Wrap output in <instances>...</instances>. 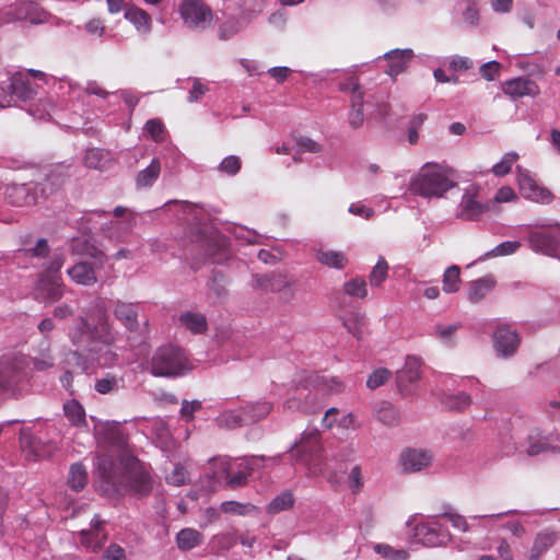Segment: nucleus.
<instances>
[{"label": "nucleus", "instance_id": "8fccbe9b", "mask_svg": "<svg viewBox=\"0 0 560 560\" xmlns=\"http://www.w3.org/2000/svg\"><path fill=\"white\" fill-rule=\"evenodd\" d=\"M374 551L381 555L386 560H407L408 552L404 549H394L386 544H377L374 546Z\"/></svg>", "mask_w": 560, "mask_h": 560}, {"label": "nucleus", "instance_id": "f3484780", "mask_svg": "<svg viewBox=\"0 0 560 560\" xmlns=\"http://www.w3.org/2000/svg\"><path fill=\"white\" fill-rule=\"evenodd\" d=\"M520 337L516 330L509 325H500L493 332V347L498 357L511 358L520 346Z\"/></svg>", "mask_w": 560, "mask_h": 560}, {"label": "nucleus", "instance_id": "2eb2a0df", "mask_svg": "<svg viewBox=\"0 0 560 560\" xmlns=\"http://www.w3.org/2000/svg\"><path fill=\"white\" fill-rule=\"evenodd\" d=\"M8 22L30 21L31 24L37 25L49 21L51 14L37 5L33 0H25L15 9L5 13Z\"/></svg>", "mask_w": 560, "mask_h": 560}, {"label": "nucleus", "instance_id": "37998d69", "mask_svg": "<svg viewBox=\"0 0 560 560\" xmlns=\"http://www.w3.org/2000/svg\"><path fill=\"white\" fill-rule=\"evenodd\" d=\"M65 258L61 254H55L48 261L42 277V281H57L60 279V269L63 266Z\"/></svg>", "mask_w": 560, "mask_h": 560}, {"label": "nucleus", "instance_id": "680f3d73", "mask_svg": "<svg viewBox=\"0 0 560 560\" xmlns=\"http://www.w3.org/2000/svg\"><path fill=\"white\" fill-rule=\"evenodd\" d=\"M48 253L49 245L46 238L37 240L35 246L25 249V255L30 257L44 258Z\"/></svg>", "mask_w": 560, "mask_h": 560}, {"label": "nucleus", "instance_id": "a18cd8bd", "mask_svg": "<svg viewBox=\"0 0 560 560\" xmlns=\"http://www.w3.org/2000/svg\"><path fill=\"white\" fill-rule=\"evenodd\" d=\"M93 535V532L90 530H81L79 533L80 542L83 547L92 552H98L103 549L105 542L107 541L108 535L107 533H98L95 542L90 541V536Z\"/></svg>", "mask_w": 560, "mask_h": 560}, {"label": "nucleus", "instance_id": "f257e3e1", "mask_svg": "<svg viewBox=\"0 0 560 560\" xmlns=\"http://www.w3.org/2000/svg\"><path fill=\"white\" fill-rule=\"evenodd\" d=\"M100 492L109 499L131 493L137 498L150 494L153 479L143 464L133 456H122L116 460L109 454L96 457Z\"/></svg>", "mask_w": 560, "mask_h": 560}, {"label": "nucleus", "instance_id": "774afa93", "mask_svg": "<svg viewBox=\"0 0 560 560\" xmlns=\"http://www.w3.org/2000/svg\"><path fill=\"white\" fill-rule=\"evenodd\" d=\"M103 558L106 560H126V551L121 546L117 544H110L105 549Z\"/></svg>", "mask_w": 560, "mask_h": 560}, {"label": "nucleus", "instance_id": "f8f14e48", "mask_svg": "<svg viewBox=\"0 0 560 560\" xmlns=\"http://www.w3.org/2000/svg\"><path fill=\"white\" fill-rule=\"evenodd\" d=\"M253 459L242 458L234 460H222L221 467L231 489L244 487L254 471Z\"/></svg>", "mask_w": 560, "mask_h": 560}, {"label": "nucleus", "instance_id": "c85d7f7f", "mask_svg": "<svg viewBox=\"0 0 560 560\" xmlns=\"http://www.w3.org/2000/svg\"><path fill=\"white\" fill-rule=\"evenodd\" d=\"M70 175V167L63 164L56 165L49 170L46 174L43 182L39 184H44L46 186L48 196L51 195L57 188L62 186L66 179Z\"/></svg>", "mask_w": 560, "mask_h": 560}, {"label": "nucleus", "instance_id": "de8ad7c7", "mask_svg": "<svg viewBox=\"0 0 560 560\" xmlns=\"http://www.w3.org/2000/svg\"><path fill=\"white\" fill-rule=\"evenodd\" d=\"M521 247V243L518 241H506L498 246H495L493 249L489 250L480 258V260H485L490 257H498V256H508L514 254L518 248Z\"/></svg>", "mask_w": 560, "mask_h": 560}, {"label": "nucleus", "instance_id": "72a5a7b5", "mask_svg": "<svg viewBox=\"0 0 560 560\" xmlns=\"http://www.w3.org/2000/svg\"><path fill=\"white\" fill-rule=\"evenodd\" d=\"M63 411L71 424L81 427L86 423L84 408L78 400L71 399L65 402Z\"/></svg>", "mask_w": 560, "mask_h": 560}, {"label": "nucleus", "instance_id": "473e14b6", "mask_svg": "<svg viewBox=\"0 0 560 560\" xmlns=\"http://www.w3.org/2000/svg\"><path fill=\"white\" fill-rule=\"evenodd\" d=\"M88 483V471L83 464L74 463L70 466L68 485L73 491H81Z\"/></svg>", "mask_w": 560, "mask_h": 560}, {"label": "nucleus", "instance_id": "423d86ee", "mask_svg": "<svg viewBox=\"0 0 560 560\" xmlns=\"http://www.w3.org/2000/svg\"><path fill=\"white\" fill-rule=\"evenodd\" d=\"M82 254L91 260L77 262L67 270V273L77 284L92 287L98 281L96 273L104 268L107 256L89 241H84Z\"/></svg>", "mask_w": 560, "mask_h": 560}, {"label": "nucleus", "instance_id": "5701e85b", "mask_svg": "<svg viewBox=\"0 0 560 560\" xmlns=\"http://www.w3.org/2000/svg\"><path fill=\"white\" fill-rule=\"evenodd\" d=\"M516 450L528 456H536L549 450L547 438L542 436L538 430H532L527 436L520 442Z\"/></svg>", "mask_w": 560, "mask_h": 560}, {"label": "nucleus", "instance_id": "39448f33", "mask_svg": "<svg viewBox=\"0 0 560 560\" xmlns=\"http://www.w3.org/2000/svg\"><path fill=\"white\" fill-rule=\"evenodd\" d=\"M192 370V364L179 347L165 345L159 347L150 361V372L158 377H179Z\"/></svg>", "mask_w": 560, "mask_h": 560}, {"label": "nucleus", "instance_id": "0e129e2a", "mask_svg": "<svg viewBox=\"0 0 560 560\" xmlns=\"http://www.w3.org/2000/svg\"><path fill=\"white\" fill-rule=\"evenodd\" d=\"M144 130L152 137L155 141L163 140L164 133V125L159 119H150L147 121L144 126Z\"/></svg>", "mask_w": 560, "mask_h": 560}, {"label": "nucleus", "instance_id": "dca6fc26", "mask_svg": "<svg viewBox=\"0 0 560 560\" xmlns=\"http://www.w3.org/2000/svg\"><path fill=\"white\" fill-rule=\"evenodd\" d=\"M139 310V303L126 302L119 299L112 301L114 317L129 332H138L140 330Z\"/></svg>", "mask_w": 560, "mask_h": 560}, {"label": "nucleus", "instance_id": "ea45409f", "mask_svg": "<svg viewBox=\"0 0 560 560\" xmlns=\"http://www.w3.org/2000/svg\"><path fill=\"white\" fill-rule=\"evenodd\" d=\"M294 497L291 491H283L278 494L268 505V514H278L283 511H288L293 508Z\"/></svg>", "mask_w": 560, "mask_h": 560}, {"label": "nucleus", "instance_id": "9b49d317", "mask_svg": "<svg viewBox=\"0 0 560 560\" xmlns=\"http://www.w3.org/2000/svg\"><path fill=\"white\" fill-rule=\"evenodd\" d=\"M412 530L415 539L427 547L445 546L452 538L450 530L436 520L419 523Z\"/></svg>", "mask_w": 560, "mask_h": 560}, {"label": "nucleus", "instance_id": "b1692460", "mask_svg": "<svg viewBox=\"0 0 560 560\" xmlns=\"http://www.w3.org/2000/svg\"><path fill=\"white\" fill-rule=\"evenodd\" d=\"M413 57L411 49H394L384 55V58L388 61V69L386 73L393 78L401 73L407 63Z\"/></svg>", "mask_w": 560, "mask_h": 560}, {"label": "nucleus", "instance_id": "6ab92c4d", "mask_svg": "<svg viewBox=\"0 0 560 560\" xmlns=\"http://www.w3.org/2000/svg\"><path fill=\"white\" fill-rule=\"evenodd\" d=\"M527 241L533 250L560 258V240L545 232L532 231Z\"/></svg>", "mask_w": 560, "mask_h": 560}, {"label": "nucleus", "instance_id": "2f4dec72", "mask_svg": "<svg viewBox=\"0 0 560 560\" xmlns=\"http://www.w3.org/2000/svg\"><path fill=\"white\" fill-rule=\"evenodd\" d=\"M161 172V164L158 159H153L148 167L140 171L136 178L138 188L151 187L158 179Z\"/></svg>", "mask_w": 560, "mask_h": 560}, {"label": "nucleus", "instance_id": "13d9d810", "mask_svg": "<svg viewBox=\"0 0 560 560\" xmlns=\"http://www.w3.org/2000/svg\"><path fill=\"white\" fill-rule=\"evenodd\" d=\"M392 375V372L387 369H377L370 374L366 381V386L371 389H375L382 386Z\"/></svg>", "mask_w": 560, "mask_h": 560}, {"label": "nucleus", "instance_id": "4468645a", "mask_svg": "<svg viewBox=\"0 0 560 560\" xmlns=\"http://www.w3.org/2000/svg\"><path fill=\"white\" fill-rule=\"evenodd\" d=\"M516 171L520 192L524 198L540 203H550L552 201L553 195L551 191L546 187L539 186L526 170L517 166Z\"/></svg>", "mask_w": 560, "mask_h": 560}, {"label": "nucleus", "instance_id": "79ce46f5", "mask_svg": "<svg viewBox=\"0 0 560 560\" xmlns=\"http://www.w3.org/2000/svg\"><path fill=\"white\" fill-rule=\"evenodd\" d=\"M557 540V533L549 528L538 533L535 537L532 549L545 553Z\"/></svg>", "mask_w": 560, "mask_h": 560}, {"label": "nucleus", "instance_id": "6e6d98bb", "mask_svg": "<svg viewBox=\"0 0 560 560\" xmlns=\"http://www.w3.org/2000/svg\"><path fill=\"white\" fill-rule=\"evenodd\" d=\"M347 330L355 338L361 339L363 336L364 319L360 314H353L343 322Z\"/></svg>", "mask_w": 560, "mask_h": 560}, {"label": "nucleus", "instance_id": "052dcab7", "mask_svg": "<svg viewBox=\"0 0 560 560\" xmlns=\"http://www.w3.org/2000/svg\"><path fill=\"white\" fill-rule=\"evenodd\" d=\"M311 382L318 389L327 390V392L338 390L339 386H340V383L337 380H335V378L328 380L327 377L322 376V375H315L314 377H312Z\"/></svg>", "mask_w": 560, "mask_h": 560}, {"label": "nucleus", "instance_id": "6e6552de", "mask_svg": "<svg viewBox=\"0 0 560 560\" xmlns=\"http://www.w3.org/2000/svg\"><path fill=\"white\" fill-rule=\"evenodd\" d=\"M5 201L15 207H28L37 203L39 199H46L48 192L44 184L30 182L24 184H9L4 187Z\"/></svg>", "mask_w": 560, "mask_h": 560}, {"label": "nucleus", "instance_id": "393cba45", "mask_svg": "<svg viewBox=\"0 0 560 560\" xmlns=\"http://www.w3.org/2000/svg\"><path fill=\"white\" fill-rule=\"evenodd\" d=\"M255 287L266 292H280L289 285V282L282 273L254 275Z\"/></svg>", "mask_w": 560, "mask_h": 560}, {"label": "nucleus", "instance_id": "1a4fd4ad", "mask_svg": "<svg viewBox=\"0 0 560 560\" xmlns=\"http://www.w3.org/2000/svg\"><path fill=\"white\" fill-rule=\"evenodd\" d=\"M479 195V186L471 185L465 189L458 205L457 218L465 221H479L491 209L490 202H482Z\"/></svg>", "mask_w": 560, "mask_h": 560}, {"label": "nucleus", "instance_id": "3c124183", "mask_svg": "<svg viewBox=\"0 0 560 560\" xmlns=\"http://www.w3.org/2000/svg\"><path fill=\"white\" fill-rule=\"evenodd\" d=\"M518 160L516 152L505 153L501 161L492 166V173L495 176H504L511 172L512 165Z\"/></svg>", "mask_w": 560, "mask_h": 560}, {"label": "nucleus", "instance_id": "49530a36", "mask_svg": "<svg viewBox=\"0 0 560 560\" xmlns=\"http://www.w3.org/2000/svg\"><path fill=\"white\" fill-rule=\"evenodd\" d=\"M387 273L388 264L384 257H380L369 276L370 284L372 287H380L387 278Z\"/></svg>", "mask_w": 560, "mask_h": 560}, {"label": "nucleus", "instance_id": "c9c22d12", "mask_svg": "<svg viewBox=\"0 0 560 560\" xmlns=\"http://www.w3.org/2000/svg\"><path fill=\"white\" fill-rule=\"evenodd\" d=\"M272 410V405L268 401L256 402L244 407V415L247 424L257 422L267 417Z\"/></svg>", "mask_w": 560, "mask_h": 560}, {"label": "nucleus", "instance_id": "20e7f679", "mask_svg": "<svg viewBox=\"0 0 560 560\" xmlns=\"http://www.w3.org/2000/svg\"><path fill=\"white\" fill-rule=\"evenodd\" d=\"M289 454L294 463L306 467L311 475L317 476L325 469L322 434L316 428L304 430L300 440L289 448Z\"/></svg>", "mask_w": 560, "mask_h": 560}, {"label": "nucleus", "instance_id": "cd10ccee", "mask_svg": "<svg viewBox=\"0 0 560 560\" xmlns=\"http://www.w3.org/2000/svg\"><path fill=\"white\" fill-rule=\"evenodd\" d=\"M495 285L493 276L487 275L480 279L474 280L469 284L468 300L471 303L480 302Z\"/></svg>", "mask_w": 560, "mask_h": 560}, {"label": "nucleus", "instance_id": "a878e982", "mask_svg": "<svg viewBox=\"0 0 560 560\" xmlns=\"http://www.w3.org/2000/svg\"><path fill=\"white\" fill-rule=\"evenodd\" d=\"M228 279L220 270H213L207 282V295L214 302L223 301L228 296Z\"/></svg>", "mask_w": 560, "mask_h": 560}, {"label": "nucleus", "instance_id": "f03ea898", "mask_svg": "<svg viewBox=\"0 0 560 560\" xmlns=\"http://www.w3.org/2000/svg\"><path fill=\"white\" fill-rule=\"evenodd\" d=\"M117 332L109 323L107 307L103 299L97 298L83 311L70 331V340L78 350L94 351V345H114Z\"/></svg>", "mask_w": 560, "mask_h": 560}, {"label": "nucleus", "instance_id": "603ef678", "mask_svg": "<svg viewBox=\"0 0 560 560\" xmlns=\"http://www.w3.org/2000/svg\"><path fill=\"white\" fill-rule=\"evenodd\" d=\"M106 158L107 152L102 149H88L84 155V164L90 168H101Z\"/></svg>", "mask_w": 560, "mask_h": 560}, {"label": "nucleus", "instance_id": "5fc2aeb1", "mask_svg": "<svg viewBox=\"0 0 560 560\" xmlns=\"http://www.w3.org/2000/svg\"><path fill=\"white\" fill-rule=\"evenodd\" d=\"M95 390L100 394H109L119 389V381L112 374H106L105 377L96 381Z\"/></svg>", "mask_w": 560, "mask_h": 560}, {"label": "nucleus", "instance_id": "7ed1b4c3", "mask_svg": "<svg viewBox=\"0 0 560 560\" xmlns=\"http://www.w3.org/2000/svg\"><path fill=\"white\" fill-rule=\"evenodd\" d=\"M455 186L456 183L450 178L444 166L425 163L411 178L409 190L423 198H441Z\"/></svg>", "mask_w": 560, "mask_h": 560}, {"label": "nucleus", "instance_id": "f704fd0d", "mask_svg": "<svg viewBox=\"0 0 560 560\" xmlns=\"http://www.w3.org/2000/svg\"><path fill=\"white\" fill-rule=\"evenodd\" d=\"M125 18L130 21L140 32L147 33L151 28L150 15L139 8L127 9L125 12Z\"/></svg>", "mask_w": 560, "mask_h": 560}, {"label": "nucleus", "instance_id": "338daca9", "mask_svg": "<svg viewBox=\"0 0 560 560\" xmlns=\"http://www.w3.org/2000/svg\"><path fill=\"white\" fill-rule=\"evenodd\" d=\"M186 480H187V471L180 465H176L174 467L173 471L166 476L167 483L173 485V486L185 485Z\"/></svg>", "mask_w": 560, "mask_h": 560}, {"label": "nucleus", "instance_id": "9d476101", "mask_svg": "<svg viewBox=\"0 0 560 560\" xmlns=\"http://www.w3.org/2000/svg\"><path fill=\"white\" fill-rule=\"evenodd\" d=\"M26 362L22 357H3L0 360V390L10 392L25 377Z\"/></svg>", "mask_w": 560, "mask_h": 560}, {"label": "nucleus", "instance_id": "ddd939ff", "mask_svg": "<svg viewBox=\"0 0 560 560\" xmlns=\"http://www.w3.org/2000/svg\"><path fill=\"white\" fill-rule=\"evenodd\" d=\"M179 13L190 28H205L212 20L211 9L198 0H183Z\"/></svg>", "mask_w": 560, "mask_h": 560}, {"label": "nucleus", "instance_id": "4be33fe9", "mask_svg": "<svg viewBox=\"0 0 560 560\" xmlns=\"http://www.w3.org/2000/svg\"><path fill=\"white\" fill-rule=\"evenodd\" d=\"M78 352L84 353L89 360L97 362L101 366H112L118 361V354L113 349V345H104L102 341H97L94 345V351L89 350H75L74 355Z\"/></svg>", "mask_w": 560, "mask_h": 560}, {"label": "nucleus", "instance_id": "e2e57ef3", "mask_svg": "<svg viewBox=\"0 0 560 560\" xmlns=\"http://www.w3.org/2000/svg\"><path fill=\"white\" fill-rule=\"evenodd\" d=\"M202 407L201 401L199 400H183L182 401V408H180V416L186 421L194 420V413L198 410H200Z\"/></svg>", "mask_w": 560, "mask_h": 560}, {"label": "nucleus", "instance_id": "c03bdc74", "mask_svg": "<svg viewBox=\"0 0 560 560\" xmlns=\"http://www.w3.org/2000/svg\"><path fill=\"white\" fill-rule=\"evenodd\" d=\"M442 401L447 408L462 411L471 404V397L465 392H459L445 395Z\"/></svg>", "mask_w": 560, "mask_h": 560}, {"label": "nucleus", "instance_id": "864d4df0", "mask_svg": "<svg viewBox=\"0 0 560 560\" xmlns=\"http://www.w3.org/2000/svg\"><path fill=\"white\" fill-rule=\"evenodd\" d=\"M242 28L243 25L238 20L234 18L228 19L219 27V38L222 40H228L240 33Z\"/></svg>", "mask_w": 560, "mask_h": 560}, {"label": "nucleus", "instance_id": "aec40b11", "mask_svg": "<svg viewBox=\"0 0 560 560\" xmlns=\"http://www.w3.org/2000/svg\"><path fill=\"white\" fill-rule=\"evenodd\" d=\"M432 455L423 450L408 448L401 452L400 463L407 472H417L431 465Z\"/></svg>", "mask_w": 560, "mask_h": 560}, {"label": "nucleus", "instance_id": "a19ab883", "mask_svg": "<svg viewBox=\"0 0 560 560\" xmlns=\"http://www.w3.org/2000/svg\"><path fill=\"white\" fill-rule=\"evenodd\" d=\"M443 291L446 293H454L459 290L460 283V268L453 265L444 271L443 275Z\"/></svg>", "mask_w": 560, "mask_h": 560}, {"label": "nucleus", "instance_id": "c756f323", "mask_svg": "<svg viewBox=\"0 0 560 560\" xmlns=\"http://www.w3.org/2000/svg\"><path fill=\"white\" fill-rule=\"evenodd\" d=\"M374 417L389 428L397 427L400 422L399 411L387 401H382L374 407Z\"/></svg>", "mask_w": 560, "mask_h": 560}, {"label": "nucleus", "instance_id": "e433bc0d", "mask_svg": "<svg viewBox=\"0 0 560 560\" xmlns=\"http://www.w3.org/2000/svg\"><path fill=\"white\" fill-rule=\"evenodd\" d=\"M317 260L329 268L342 269L348 259L342 252L338 250H318Z\"/></svg>", "mask_w": 560, "mask_h": 560}, {"label": "nucleus", "instance_id": "412c9836", "mask_svg": "<svg viewBox=\"0 0 560 560\" xmlns=\"http://www.w3.org/2000/svg\"><path fill=\"white\" fill-rule=\"evenodd\" d=\"M503 92L513 97L536 96L539 93L538 85L530 79L516 78L503 84Z\"/></svg>", "mask_w": 560, "mask_h": 560}, {"label": "nucleus", "instance_id": "7c9ffc66", "mask_svg": "<svg viewBox=\"0 0 560 560\" xmlns=\"http://www.w3.org/2000/svg\"><path fill=\"white\" fill-rule=\"evenodd\" d=\"M203 537L201 533L194 528H184L176 535L178 549L188 551L201 545Z\"/></svg>", "mask_w": 560, "mask_h": 560}, {"label": "nucleus", "instance_id": "bf43d9fd", "mask_svg": "<svg viewBox=\"0 0 560 560\" xmlns=\"http://www.w3.org/2000/svg\"><path fill=\"white\" fill-rule=\"evenodd\" d=\"M241 170V160L236 155H229L219 165V171L228 175H235Z\"/></svg>", "mask_w": 560, "mask_h": 560}, {"label": "nucleus", "instance_id": "4d7b16f0", "mask_svg": "<svg viewBox=\"0 0 560 560\" xmlns=\"http://www.w3.org/2000/svg\"><path fill=\"white\" fill-rule=\"evenodd\" d=\"M224 242L220 235L214 234L208 236L202 242L203 255L206 257H212L217 252H220L223 247Z\"/></svg>", "mask_w": 560, "mask_h": 560}, {"label": "nucleus", "instance_id": "bb28decb", "mask_svg": "<svg viewBox=\"0 0 560 560\" xmlns=\"http://www.w3.org/2000/svg\"><path fill=\"white\" fill-rule=\"evenodd\" d=\"M178 323L194 335L205 334L208 329L207 318L201 313L184 312L178 316Z\"/></svg>", "mask_w": 560, "mask_h": 560}, {"label": "nucleus", "instance_id": "0eeeda50", "mask_svg": "<svg viewBox=\"0 0 560 560\" xmlns=\"http://www.w3.org/2000/svg\"><path fill=\"white\" fill-rule=\"evenodd\" d=\"M36 89L27 73L0 71V107L33 100L37 94Z\"/></svg>", "mask_w": 560, "mask_h": 560}, {"label": "nucleus", "instance_id": "a211bd4d", "mask_svg": "<svg viewBox=\"0 0 560 560\" xmlns=\"http://www.w3.org/2000/svg\"><path fill=\"white\" fill-rule=\"evenodd\" d=\"M421 365L419 357L407 355L405 365L396 372V384L401 394L409 393V386L420 380Z\"/></svg>", "mask_w": 560, "mask_h": 560}, {"label": "nucleus", "instance_id": "09e8293b", "mask_svg": "<svg viewBox=\"0 0 560 560\" xmlns=\"http://www.w3.org/2000/svg\"><path fill=\"white\" fill-rule=\"evenodd\" d=\"M345 293L349 296L364 299L368 295L366 282L363 278H354L343 284Z\"/></svg>", "mask_w": 560, "mask_h": 560}, {"label": "nucleus", "instance_id": "69168bd1", "mask_svg": "<svg viewBox=\"0 0 560 560\" xmlns=\"http://www.w3.org/2000/svg\"><path fill=\"white\" fill-rule=\"evenodd\" d=\"M441 517L446 518L454 528L462 532H467L469 529L466 518L460 514L455 512H444L441 514Z\"/></svg>", "mask_w": 560, "mask_h": 560}, {"label": "nucleus", "instance_id": "4c0bfd02", "mask_svg": "<svg viewBox=\"0 0 560 560\" xmlns=\"http://www.w3.org/2000/svg\"><path fill=\"white\" fill-rule=\"evenodd\" d=\"M460 324H435L433 326V335L441 340L445 346L454 347L455 346V334L460 328Z\"/></svg>", "mask_w": 560, "mask_h": 560}, {"label": "nucleus", "instance_id": "58836bf2", "mask_svg": "<svg viewBox=\"0 0 560 560\" xmlns=\"http://www.w3.org/2000/svg\"><path fill=\"white\" fill-rule=\"evenodd\" d=\"M217 422L219 427L229 430L236 429L247 424L246 417L244 415V407L240 412L226 411L218 417Z\"/></svg>", "mask_w": 560, "mask_h": 560}]
</instances>
